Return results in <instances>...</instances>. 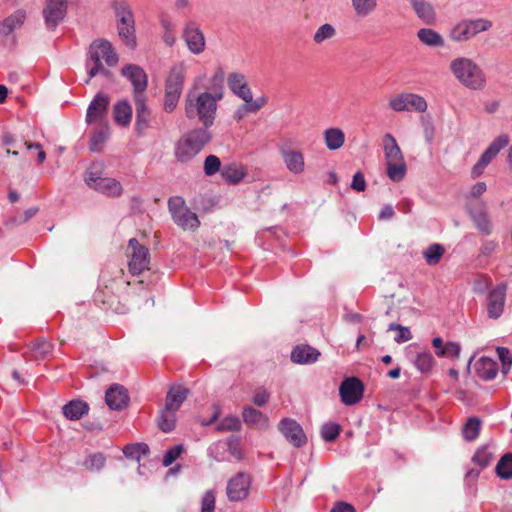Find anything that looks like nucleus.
Returning <instances> with one entry per match:
<instances>
[{
	"mask_svg": "<svg viewBox=\"0 0 512 512\" xmlns=\"http://www.w3.org/2000/svg\"><path fill=\"white\" fill-rule=\"evenodd\" d=\"M325 144L330 150H337L344 144L345 135L339 128H329L324 132Z\"/></svg>",
	"mask_w": 512,
	"mask_h": 512,
	"instance_id": "nucleus-35",
	"label": "nucleus"
},
{
	"mask_svg": "<svg viewBox=\"0 0 512 512\" xmlns=\"http://www.w3.org/2000/svg\"><path fill=\"white\" fill-rule=\"evenodd\" d=\"M269 398H270V394L267 392L266 389L258 388L252 397V402L256 406L262 407L269 401Z\"/></svg>",
	"mask_w": 512,
	"mask_h": 512,
	"instance_id": "nucleus-61",
	"label": "nucleus"
},
{
	"mask_svg": "<svg viewBox=\"0 0 512 512\" xmlns=\"http://www.w3.org/2000/svg\"><path fill=\"white\" fill-rule=\"evenodd\" d=\"M227 85L229 89L244 102L251 100V89L248 86L246 77L238 72H233L228 75Z\"/></svg>",
	"mask_w": 512,
	"mask_h": 512,
	"instance_id": "nucleus-17",
	"label": "nucleus"
},
{
	"mask_svg": "<svg viewBox=\"0 0 512 512\" xmlns=\"http://www.w3.org/2000/svg\"><path fill=\"white\" fill-rule=\"evenodd\" d=\"M109 103L110 98L107 95L98 93L88 106L86 122L102 125L107 117Z\"/></svg>",
	"mask_w": 512,
	"mask_h": 512,
	"instance_id": "nucleus-14",
	"label": "nucleus"
},
{
	"mask_svg": "<svg viewBox=\"0 0 512 512\" xmlns=\"http://www.w3.org/2000/svg\"><path fill=\"white\" fill-rule=\"evenodd\" d=\"M228 451L236 459H242V451L239 447V440L234 436L230 437L227 442Z\"/></svg>",
	"mask_w": 512,
	"mask_h": 512,
	"instance_id": "nucleus-64",
	"label": "nucleus"
},
{
	"mask_svg": "<svg viewBox=\"0 0 512 512\" xmlns=\"http://www.w3.org/2000/svg\"><path fill=\"white\" fill-rule=\"evenodd\" d=\"M389 331L396 330L397 334L394 337V341L398 344L409 341L412 338L411 331L408 327L402 326L397 323H391L388 327Z\"/></svg>",
	"mask_w": 512,
	"mask_h": 512,
	"instance_id": "nucleus-50",
	"label": "nucleus"
},
{
	"mask_svg": "<svg viewBox=\"0 0 512 512\" xmlns=\"http://www.w3.org/2000/svg\"><path fill=\"white\" fill-rule=\"evenodd\" d=\"M414 365L421 373H427L433 366V356L429 352H420L414 360Z\"/></svg>",
	"mask_w": 512,
	"mask_h": 512,
	"instance_id": "nucleus-46",
	"label": "nucleus"
},
{
	"mask_svg": "<svg viewBox=\"0 0 512 512\" xmlns=\"http://www.w3.org/2000/svg\"><path fill=\"white\" fill-rule=\"evenodd\" d=\"M105 401L110 409L122 410L129 402L127 390L121 385L114 384L106 391Z\"/></svg>",
	"mask_w": 512,
	"mask_h": 512,
	"instance_id": "nucleus-18",
	"label": "nucleus"
},
{
	"mask_svg": "<svg viewBox=\"0 0 512 512\" xmlns=\"http://www.w3.org/2000/svg\"><path fill=\"white\" fill-rule=\"evenodd\" d=\"M363 383L356 377H349L342 381L339 387L341 401L345 405H354L363 397Z\"/></svg>",
	"mask_w": 512,
	"mask_h": 512,
	"instance_id": "nucleus-12",
	"label": "nucleus"
},
{
	"mask_svg": "<svg viewBox=\"0 0 512 512\" xmlns=\"http://www.w3.org/2000/svg\"><path fill=\"white\" fill-rule=\"evenodd\" d=\"M64 416L69 420H79L89 411V405L81 400H72L62 408Z\"/></svg>",
	"mask_w": 512,
	"mask_h": 512,
	"instance_id": "nucleus-29",
	"label": "nucleus"
},
{
	"mask_svg": "<svg viewBox=\"0 0 512 512\" xmlns=\"http://www.w3.org/2000/svg\"><path fill=\"white\" fill-rule=\"evenodd\" d=\"M149 446L146 443H132L124 446L123 454L136 461H140L141 456L149 454Z\"/></svg>",
	"mask_w": 512,
	"mask_h": 512,
	"instance_id": "nucleus-39",
	"label": "nucleus"
},
{
	"mask_svg": "<svg viewBox=\"0 0 512 512\" xmlns=\"http://www.w3.org/2000/svg\"><path fill=\"white\" fill-rule=\"evenodd\" d=\"M412 7L417 16L426 24L435 21V12L431 4L424 0H412Z\"/></svg>",
	"mask_w": 512,
	"mask_h": 512,
	"instance_id": "nucleus-32",
	"label": "nucleus"
},
{
	"mask_svg": "<svg viewBox=\"0 0 512 512\" xmlns=\"http://www.w3.org/2000/svg\"><path fill=\"white\" fill-rule=\"evenodd\" d=\"M175 411L167 410L165 407L161 410L157 423L160 430L165 433L171 432L175 428Z\"/></svg>",
	"mask_w": 512,
	"mask_h": 512,
	"instance_id": "nucleus-41",
	"label": "nucleus"
},
{
	"mask_svg": "<svg viewBox=\"0 0 512 512\" xmlns=\"http://www.w3.org/2000/svg\"><path fill=\"white\" fill-rule=\"evenodd\" d=\"M470 216L476 226V228L484 235H490L492 233V222L488 215V212L484 206L477 210L470 211Z\"/></svg>",
	"mask_w": 512,
	"mask_h": 512,
	"instance_id": "nucleus-27",
	"label": "nucleus"
},
{
	"mask_svg": "<svg viewBox=\"0 0 512 512\" xmlns=\"http://www.w3.org/2000/svg\"><path fill=\"white\" fill-rule=\"evenodd\" d=\"M445 253V249L441 244L434 243L429 245L423 251V257L430 266L437 265Z\"/></svg>",
	"mask_w": 512,
	"mask_h": 512,
	"instance_id": "nucleus-37",
	"label": "nucleus"
},
{
	"mask_svg": "<svg viewBox=\"0 0 512 512\" xmlns=\"http://www.w3.org/2000/svg\"><path fill=\"white\" fill-rule=\"evenodd\" d=\"M85 181L89 187L107 196L118 197L123 191L121 183L116 179L100 177L92 172L85 177Z\"/></svg>",
	"mask_w": 512,
	"mask_h": 512,
	"instance_id": "nucleus-9",
	"label": "nucleus"
},
{
	"mask_svg": "<svg viewBox=\"0 0 512 512\" xmlns=\"http://www.w3.org/2000/svg\"><path fill=\"white\" fill-rule=\"evenodd\" d=\"M509 141L510 138L507 134H500L490 143L479 159L488 166L498 153L509 144Z\"/></svg>",
	"mask_w": 512,
	"mask_h": 512,
	"instance_id": "nucleus-24",
	"label": "nucleus"
},
{
	"mask_svg": "<svg viewBox=\"0 0 512 512\" xmlns=\"http://www.w3.org/2000/svg\"><path fill=\"white\" fill-rule=\"evenodd\" d=\"M222 94L214 95L210 92L197 93L190 90L184 99L185 116L189 120H198L202 126L209 130L214 125L218 109V101Z\"/></svg>",
	"mask_w": 512,
	"mask_h": 512,
	"instance_id": "nucleus-1",
	"label": "nucleus"
},
{
	"mask_svg": "<svg viewBox=\"0 0 512 512\" xmlns=\"http://www.w3.org/2000/svg\"><path fill=\"white\" fill-rule=\"evenodd\" d=\"M475 370L481 379L488 381L496 377L498 365L493 359L482 357L476 362Z\"/></svg>",
	"mask_w": 512,
	"mask_h": 512,
	"instance_id": "nucleus-25",
	"label": "nucleus"
},
{
	"mask_svg": "<svg viewBox=\"0 0 512 512\" xmlns=\"http://www.w3.org/2000/svg\"><path fill=\"white\" fill-rule=\"evenodd\" d=\"M212 140L206 128H194L184 133L175 143L174 157L182 164L191 162Z\"/></svg>",
	"mask_w": 512,
	"mask_h": 512,
	"instance_id": "nucleus-3",
	"label": "nucleus"
},
{
	"mask_svg": "<svg viewBox=\"0 0 512 512\" xmlns=\"http://www.w3.org/2000/svg\"><path fill=\"white\" fill-rule=\"evenodd\" d=\"M66 12V0H47L46 7L43 11L47 28L54 30L59 22L64 19Z\"/></svg>",
	"mask_w": 512,
	"mask_h": 512,
	"instance_id": "nucleus-15",
	"label": "nucleus"
},
{
	"mask_svg": "<svg viewBox=\"0 0 512 512\" xmlns=\"http://www.w3.org/2000/svg\"><path fill=\"white\" fill-rule=\"evenodd\" d=\"M221 169V161L215 155H209L204 161V173L207 176H213Z\"/></svg>",
	"mask_w": 512,
	"mask_h": 512,
	"instance_id": "nucleus-52",
	"label": "nucleus"
},
{
	"mask_svg": "<svg viewBox=\"0 0 512 512\" xmlns=\"http://www.w3.org/2000/svg\"><path fill=\"white\" fill-rule=\"evenodd\" d=\"M335 28L331 24H323L321 25L314 34V41L316 43H322L327 39L332 38L335 35Z\"/></svg>",
	"mask_w": 512,
	"mask_h": 512,
	"instance_id": "nucleus-51",
	"label": "nucleus"
},
{
	"mask_svg": "<svg viewBox=\"0 0 512 512\" xmlns=\"http://www.w3.org/2000/svg\"><path fill=\"white\" fill-rule=\"evenodd\" d=\"M184 67L182 64L174 65L165 81V93L181 96L184 87Z\"/></svg>",
	"mask_w": 512,
	"mask_h": 512,
	"instance_id": "nucleus-19",
	"label": "nucleus"
},
{
	"mask_svg": "<svg viewBox=\"0 0 512 512\" xmlns=\"http://www.w3.org/2000/svg\"><path fill=\"white\" fill-rule=\"evenodd\" d=\"M387 175L394 182L401 181L406 175L405 161L386 163Z\"/></svg>",
	"mask_w": 512,
	"mask_h": 512,
	"instance_id": "nucleus-45",
	"label": "nucleus"
},
{
	"mask_svg": "<svg viewBox=\"0 0 512 512\" xmlns=\"http://www.w3.org/2000/svg\"><path fill=\"white\" fill-rule=\"evenodd\" d=\"M450 69L456 79L471 90H482L486 86V76L472 59L459 57L451 61Z\"/></svg>",
	"mask_w": 512,
	"mask_h": 512,
	"instance_id": "nucleus-4",
	"label": "nucleus"
},
{
	"mask_svg": "<svg viewBox=\"0 0 512 512\" xmlns=\"http://www.w3.org/2000/svg\"><path fill=\"white\" fill-rule=\"evenodd\" d=\"M278 429L294 447H302L307 442L306 435L301 425L294 419L283 418L278 424Z\"/></svg>",
	"mask_w": 512,
	"mask_h": 512,
	"instance_id": "nucleus-13",
	"label": "nucleus"
},
{
	"mask_svg": "<svg viewBox=\"0 0 512 512\" xmlns=\"http://www.w3.org/2000/svg\"><path fill=\"white\" fill-rule=\"evenodd\" d=\"M93 51L99 55V60L103 59L110 67L118 63V55L112 48L111 43L105 39L93 41L89 47L88 56H91Z\"/></svg>",
	"mask_w": 512,
	"mask_h": 512,
	"instance_id": "nucleus-16",
	"label": "nucleus"
},
{
	"mask_svg": "<svg viewBox=\"0 0 512 512\" xmlns=\"http://www.w3.org/2000/svg\"><path fill=\"white\" fill-rule=\"evenodd\" d=\"M497 354L503 365V372L507 373L512 364V356L510 351L505 347H498Z\"/></svg>",
	"mask_w": 512,
	"mask_h": 512,
	"instance_id": "nucleus-59",
	"label": "nucleus"
},
{
	"mask_svg": "<svg viewBox=\"0 0 512 512\" xmlns=\"http://www.w3.org/2000/svg\"><path fill=\"white\" fill-rule=\"evenodd\" d=\"M388 106L395 112L416 111L423 113L427 110L428 104L424 97L414 93H399L392 96Z\"/></svg>",
	"mask_w": 512,
	"mask_h": 512,
	"instance_id": "nucleus-7",
	"label": "nucleus"
},
{
	"mask_svg": "<svg viewBox=\"0 0 512 512\" xmlns=\"http://www.w3.org/2000/svg\"><path fill=\"white\" fill-rule=\"evenodd\" d=\"M460 354V345L456 342H447L442 350L437 351L440 357L456 358Z\"/></svg>",
	"mask_w": 512,
	"mask_h": 512,
	"instance_id": "nucleus-55",
	"label": "nucleus"
},
{
	"mask_svg": "<svg viewBox=\"0 0 512 512\" xmlns=\"http://www.w3.org/2000/svg\"><path fill=\"white\" fill-rule=\"evenodd\" d=\"M25 18L26 13L23 10H17L2 22L1 33L6 36L9 35L24 23Z\"/></svg>",
	"mask_w": 512,
	"mask_h": 512,
	"instance_id": "nucleus-34",
	"label": "nucleus"
},
{
	"mask_svg": "<svg viewBox=\"0 0 512 512\" xmlns=\"http://www.w3.org/2000/svg\"><path fill=\"white\" fill-rule=\"evenodd\" d=\"M34 349L42 357H46L48 354L52 352L53 345L52 343L46 340H37L34 344Z\"/></svg>",
	"mask_w": 512,
	"mask_h": 512,
	"instance_id": "nucleus-63",
	"label": "nucleus"
},
{
	"mask_svg": "<svg viewBox=\"0 0 512 512\" xmlns=\"http://www.w3.org/2000/svg\"><path fill=\"white\" fill-rule=\"evenodd\" d=\"M493 456L487 448H481L476 451L473 456V461L481 467H486L490 464Z\"/></svg>",
	"mask_w": 512,
	"mask_h": 512,
	"instance_id": "nucleus-57",
	"label": "nucleus"
},
{
	"mask_svg": "<svg viewBox=\"0 0 512 512\" xmlns=\"http://www.w3.org/2000/svg\"><path fill=\"white\" fill-rule=\"evenodd\" d=\"M491 27L492 22L485 18L463 19L450 29L449 38L458 43L466 42Z\"/></svg>",
	"mask_w": 512,
	"mask_h": 512,
	"instance_id": "nucleus-5",
	"label": "nucleus"
},
{
	"mask_svg": "<svg viewBox=\"0 0 512 512\" xmlns=\"http://www.w3.org/2000/svg\"><path fill=\"white\" fill-rule=\"evenodd\" d=\"M507 284L500 283L491 288L486 296L487 315L490 319H498L504 311Z\"/></svg>",
	"mask_w": 512,
	"mask_h": 512,
	"instance_id": "nucleus-8",
	"label": "nucleus"
},
{
	"mask_svg": "<svg viewBox=\"0 0 512 512\" xmlns=\"http://www.w3.org/2000/svg\"><path fill=\"white\" fill-rule=\"evenodd\" d=\"M109 135L108 127H102L96 131L90 140V150L93 152H99L102 148L103 143L106 141Z\"/></svg>",
	"mask_w": 512,
	"mask_h": 512,
	"instance_id": "nucleus-48",
	"label": "nucleus"
},
{
	"mask_svg": "<svg viewBox=\"0 0 512 512\" xmlns=\"http://www.w3.org/2000/svg\"><path fill=\"white\" fill-rule=\"evenodd\" d=\"M173 221L184 230L195 231L200 226L198 216L190 209L186 208L183 212L176 214Z\"/></svg>",
	"mask_w": 512,
	"mask_h": 512,
	"instance_id": "nucleus-30",
	"label": "nucleus"
},
{
	"mask_svg": "<svg viewBox=\"0 0 512 512\" xmlns=\"http://www.w3.org/2000/svg\"><path fill=\"white\" fill-rule=\"evenodd\" d=\"M106 464V456L101 452L89 454L82 463L89 472L100 471Z\"/></svg>",
	"mask_w": 512,
	"mask_h": 512,
	"instance_id": "nucleus-40",
	"label": "nucleus"
},
{
	"mask_svg": "<svg viewBox=\"0 0 512 512\" xmlns=\"http://www.w3.org/2000/svg\"><path fill=\"white\" fill-rule=\"evenodd\" d=\"M183 38L193 54H200L205 49V36L196 21H187L183 28Z\"/></svg>",
	"mask_w": 512,
	"mask_h": 512,
	"instance_id": "nucleus-10",
	"label": "nucleus"
},
{
	"mask_svg": "<svg viewBox=\"0 0 512 512\" xmlns=\"http://www.w3.org/2000/svg\"><path fill=\"white\" fill-rule=\"evenodd\" d=\"M117 31L122 42L129 48L136 47L135 22L127 25H117Z\"/></svg>",
	"mask_w": 512,
	"mask_h": 512,
	"instance_id": "nucleus-36",
	"label": "nucleus"
},
{
	"mask_svg": "<svg viewBox=\"0 0 512 512\" xmlns=\"http://www.w3.org/2000/svg\"><path fill=\"white\" fill-rule=\"evenodd\" d=\"M215 509V495L213 491L208 490L202 498L201 512H213Z\"/></svg>",
	"mask_w": 512,
	"mask_h": 512,
	"instance_id": "nucleus-58",
	"label": "nucleus"
},
{
	"mask_svg": "<svg viewBox=\"0 0 512 512\" xmlns=\"http://www.w3.org/2000/svg\"><path fill=\"white\" fill-rule=\"evenodd\" d=\"M481 429V420L478 417H470L462 428V435L466 441H474Z\"/></svg>",
	"mask_w": 512,
	"mask_h": 512,
	"instance_id": "nucleus-38",
	"label": "nucleus"
},
{
	"mask_svg": "<svg viewBox=\"0 0 512 512\" xmlns=\"http://www.w3.org/2000/svg\"><path fill=\"white\" fill-rule=\"evenodd\" d=\"M187 207L185 206V201L180 196H174L169 198L168 200V209L171 213L172 218L176 216V214H179L183 212Z\"/></svg>",
	"mask_w": 512,
	"mask_h": 512,
	"instance_id": "nucleus-56",
	"label": "nucleus"
},
{
	"mask_svg": "<svg viewBox=\"0 0 512 512\" xmlns=\"http://www.w3.org/2000/svg\"><path fill=\"white\" fill-rule=\"evenodd\" d=\"M86 68L88 72V78L85 80L86 84L90 82L91 78L98 74H101L104 77H109L111 75V72L106 69L103 66L101 60H99V55L94 51L92 52L91 56H87Z\"/></svg>",
	"mask_w": 512,
	"mask_h": 512,
	"instance_id": "nucleus-28",
	"label": "nucleus"
},
{
	"mask_svg": "<svg viewBox=\"0 0 512 512\" xmlns=\"http://www.w3.org/2000/svg\"><path fill=\"white\" fill-rule=\"evenodd\" d=\"M490 284H491V279L489 277H481L474 281L473 291L476 294H484L486 292L488 293V291L490 290L489 289Z\"/></svg>",
	"mask_w": 512,
	"mask_h": 512,
	"instance_id": "nucleus-62",
	"label": "nucleus"
},
{
	"mask_svg": "<svg viewBox=\"0 0 512 512\" xmlns=\"http://www.w3.org/2000/svg\"><path fill=\"white\" fill-rule=\"evenodd\" d=\"M116 19L133 14L132 9L126 0H114L112 2Z\"/></svg>",
	"mask_w": 512,
	"mask_h": 512,
	"instance_id": "nucleus-53",
	"label": "nucleus"
},
{
	"mask_svg": "<svg viewBox=\"0 0 512 512\" xmlns=\"http://www.w3.org/2000/svg\"><path fill=\"white\" fill-rule=\"evenodd\" d=\"M184 451V446L182 444L175 445L172 448H169L163 457V466H170Z\"/></svg>",
	"mask_w": 512,
	"mask_h": 512,
	"instance_id": "nucleus-54",
	"label": "nucleus"
},
{
	"mask_svg": "<svg viewBox=\"0 0 512 512\" xmlns=\"http://www.w3.org/2000/svg\"><path fill=\"white\" fill-rule=\"evenodd\" d=\"M340 426L334 422L325 423L321 428V436L326 442L334 441L340 434Z\"/></svg>",
	"mask_w": 512,
	"mask_h": 512,
	"instance_id": "nucleus-49",
	"label": "nucleus"
},
{
	"mask_svg": "<svg viewBox=\"0 0 512 512\" xmlns=\"http://www.w3.org/2000/svg\"><path fill=\"white\" fill-rule=\"evenodd\" d=\"M221 176L226 182L236 184L243 179L245 172L235 165H225L221 169Z\"/></svg>",
	"mask_w": 512,
	"mask_h": 512,
	"instance_id": "nucleus-44",
	"label": "nucleus"
},
{
	"mask_svg": "<svg viewBox=\"0 0 512 512\" xmlns=\"http://www.w3.org/2000/svg\"><path fill=\"white\" fill-rule=\"evenodd\" d=\"M216 429L220 432L239 431L241 421L236 416H227L217 424Z\"/></svg>",
	"mask_w": 512,
	"mask_h": 512,
	"instance_id": "nucleus-47",
	"label": "nucleus"
},
{
	"mask_svg": "<svg viewBox=\"0 0 512 512\" xmlns=\"http://www.w3.org/2000/svg\"><path fill=\"white\" fill-rule=\"evenodd\" d=\"M383 141L386 163L405 161L402 151L393 135L387 133Z\"/></svg>",
	"mask_w": 512,
	"mask_h": 512,
	"instance_id": "nucleus-26",
	"label": "nucleus"
},
{
	"mask_svg": "<svg viewBox=\"0 0 512 512\" xmlns=\"http://www.w3.org/2000/svg\"><path fill=\"white\" fill-rule=\"evenodd\" d=\"M320 352L309 345H297L291 352V360L297 364H311L318 360Z\"/></svg>",
	"mask_w": 512,
	"mask_h": 512,
	"instance_id": "nucleus-23",
	"label": "nucleus"
},
{
	"mask_svg": "<svg viewBox=\"0 0 512 512\" xmlns=\"http://www.w3.org/2000/svg\"><path fill=\"white\" fill-rule=\"evenodd\" d=\"M496 474L501 479H512V453L505 454L496 465Z\"/></svg>",
	"mask_w": 512,
	"mask_h": 512,
	"instance_id": "nucleus-43",
	"label": "nucleus"
},
{
	"mask_svg": "<svg viewBox=\"0 0 512 512\" xmlns=\"http://www.w3.org/2000/svg\"><path fill=\"white\" fill-rule=\"evenodd\" d=\"M242 418L244 423L252 428L267 429L269 427V418L252 406L243 407Z\"/></svg>",
	"mask_w": 512,
	"mask_h": 512,
	"instance_id": "nucleus-20",
	"label": "nucleus"
},
{
	"mask_svg": "<svg viewBox=\"0 0 512 512\" xmlns=\"http://www.w3.org/2000/svg\"><path fill=\"white\" fill-rule=\"evenodd\" d=\"M281 156L287 169L293 174H301L304 171L305 162L301 151L293 149H281Z\"/></svg>",
	"mask_w": 512,
	"mask_h": 512,
	"instance_id": "nucleus-21",
	"label": "nucleus"
},
{
	"mask_svg": "<svg viewBox=\"0 0 512 512\" xmlns=\"http://www.w3.org/2000/svg\"><path fill=\"white\" fill-rule=\"evenodd\" d=\"M189 390L181 385L172 386L167 392L165 408L170 411H178L183 402L187 399Z\"/></svg>",
	"mask_w": 512,
	"mask_h": 512,
	"instance_id": "nucleus-22",
	"label": "nucleus"
},
{
	"mask_svg": "<svg viewBox=\"0 0 512 512\" xmlns=\"http://www.w3.org/2000/svg\"><path fill=\"white\" fill-rule=\"evenodd\" d=\"M114 120L122 126L131 122L132 106L127 100L118 101L113 108Z\"/></svg>",
	"mask_w": 512,
	"mask_h": 512,
	"instance_id": "nucleus-31",
	"label": "nucleus"
},
{
	"mask_svg": "<svg viewBox=\"0 0 512 512\" xmlns=\"http://www.w3.org/2000/svg\"><path fill=\"white\" fill-rule=\"evenodd\" d=\"M181 96L173 94H167L164 95V104L163 108L164 111L167 113H172L175 108L177 107V104L179 102Z\"/></svg>",
	"mask_w": 512,
	"mask_h": 512,
	"instance_id": "nucleus-60",
	"label": "nucleus"
},
{
	"mask_svg": "<svg viewBox=\"0 0 512 512\" xmlns=\"http://www.w3.org/2000/svg\"><path fill=\"white\" fill-rule=\"evenodd\" d=\"M419 40L430 47H443L445 42L443 37L435 30L422 28L417 32Z\"/></svg>",
	"mask_w": 512,
	"mask_h": 512,
	"instance_id": "nucleus-33",
	"label": "nucleus"
},
{
	"mask_svg": "<svg viewBox=\"0 0 512 512\" xmlns=\"http://www.w3.org/2000/svg\"><path fill=\"white\" fill-rule=\"evenodd\" d=\"M251 485L250 476L244 472L237 473L232 477L226 487L229 500L237 502L247 498Z\"/></svg>",
	"mask_w": 512,
	"mask_h": 512,
	"instance_id": "nucleus-11",
	"label": "nucleus"
},
{
	"mask_svg": "<svg viewBox=\"0 0 512 512\" xmlns=\"http://www.w3.org/2000/svg\"><path fill=\"white\" fill-rule=\"evenodd\" d=\"M121 74L126 77L133 86V98L136 109V128L139 132L149 125L150 110L147 106L145 91L148 85V76L144 69L135 64L125 65Z\"/></svg>",
	"mask_w": 512,
	"mask_h": 512,
	"instance_id": "nucleus-2",
	"label": "nucleus"
},
{
	"mask_svg": "<svg viewBox=\"0 0 512 512\" xmlns=\"http://www.w3.org/2000/svg\"><path fill=\"white\" fill-rule=\"evenodd\" d=\"M352 7L358 17H367L377 7V0H351Z\"/></svg>",
	"mask_w": 512,
	"mask_h": 512,
	"instance_id": "nucleus-42",
	"label": "nucleus"
},
{
	"mask_svg": "<svg viewBox=\"0 0 512 512\" xmlns=\"http://www.w3.org/2000/svg\"><path fill=\"white\" fill-rule=\"evenodd\" d=\"M128 250V267L132 275L138 276L149 269L150 252L146 246L140 244L136 238H131L128 242Z\"/></svg>",
	"mask_w": 512,
	"mask_h": 512,
	"instance_id": "nucleus-6",
	"label": "nucleus"
}]
</instances>
